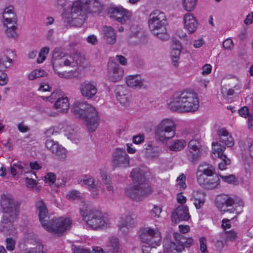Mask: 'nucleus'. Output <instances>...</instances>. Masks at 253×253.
I'll return each mask as SVG.
<instances>
[{
  "label": "nucleus",
  "mask_w": 253,
  "mask_h": 253,
  "mask_svg": "<svg viewBox=\"0 0 253 253\" xmlns=\"http://www.w3.org/2000/svg\"><path fill=\"white\" fill-rule=\"evenodd\" d=\"M36 207L42 226L48 232L60 236L71 228L72 223L68 218L53 217L50 219L48 210L43 201H37Z\"/></svg>",
  "instance_id": "nucleus-1"
},
{
  "label": "nucleus",
  "mask_w": 253,
  "mask_h": 253,
  "mask_svg": "<svg viewBox=\"0 0 253 253\" xmlns=\"http://www.w3.org/2000/svg\"><path fill=\"white\" fill-rule=\"evenodd\" d=\"M198 183L205 189H213L217 186L219 182V178L217 174L212 176H207L201 181H197Z\"/></svg>",
  "instance_id": "nucleus-24"
},
{
  "label": "nucleus",
  "mask_w": 253,
  "mask_h": 253,
  "mask_svg": "<svg viewBox=\"0 0 253 253\" xmlns=\"http://www.w3.org/2000/svg\"><path fill=\"white\" fill-rule=\"evenodd\" d=\"M186 155L188 160L192 163L197 161L201 156L200 149H187Z\"/></svg>",
  "instance_id": "nucleus-33"
},
{
  "label": "nucleus",
  "mask_w": 253,
  "mask_h": 253,
  "mask_svg": "<svg viewBox=\"0 0 253 253\" xmlns=\"http://www.w3.org/2000/svg\"><path fill=\"white\" fill-rule=\"evenodd\" d=\"M115 93L116 98L120 103H124L126 101V98H122L121 96L128 95L130 93L127 86L125 85H117L115 90Z\"/></svg>",
  "instance_id": "nucleus-30"
},
{
  "label": "nucleus",
  "mask_w": 253,
  "mask_h": 253,
  "mask_svg": "<svg viewBox=\"0 0 253 253\" xmlns=\"http://www.w3.org/2000/svg\"><path fill=\"white\" fill-rule=\"evenodd\" d=\"M3 18L4 19V25L16 24L17 19L16 15L13 13V6H10L4 9Z\"/></svg>",
  "instance_id": "nucleus-27"
},
{
  "label": "nucleus",
  "mask_w": 253,
  "mask_h": 253,
  "mask_svg": "<svg viewBox=\"0 0 253 253\" xmlns=\"http://www.w3.org/2000/svg\"><path fill=\"white\" fill-rule=\"evenodd\" d=\"M56 180V175L53 173H48L45 176V180L46 182H49L53 184Z\"/></svg>",
  "instance_id": "nucleus-61"
},
{
  "label": "nucleus",
  "mask_w": 253,
  "mask_h": 253,
  "mask_svg": "<svg viewBox=\"0 0 253 253\" xmlns=\"http://www.w3.org/2000/svg\"><path fill=\"white\" fill-rule=\"evenodd\" d=\"M200 249L202 253H209L207 250V239L205 237L199 238Z\"/></svg>",
  "instance_id": "nucleus-52"
},
{
  "label": "nucleus",
  "mask_w": 253,
  "mask_h": 253,
  "mask_svg": "<svg viewBox=\"0 0 253 253\" xmlns=\"http://www.w3.org/2000/svg\"><path fill=\"white\" fill-rule=\"evenodd\" d=\"M199 106L198 95L194 91L186 89L179 95H174L168 108L171 111H197Z\"/></svg>",
  "instance_id": "nucleus-3"
},
{
  "label": "nucleus",
  "mask_w": 253,
  "mask_h": 253,
  "mask_svg": "<svg viewBox=\"0 0 253 253\" xmlns=\"http://www.w3.org/2000/svg\"><path fill=\"white\" fill-rule=\"evenodd\" d=\"M83 9L85 11V14H98L102 9V5L98 0H86L83 2Z\"/></svg>",
  "instance_id": "nucleus-20"
},
{
  "label": "nucleus",
  "mask_w": 253,
  "mask_h": 253,
  "mask_svg": "<svg viewBox=\"0 0 253 253\" xmlns=\"http://www.w3.org/2000/svg\"><path fill=\"white\" fill-rule=\"evenodd\" d=\"M73 112L76 118L83 121L89 132H93L96 130L100 123L98 112Z\"/></svg>",
  "instance_id": "nucleus-8"
},
{
  "label": "nucleus",
  "mask_w": 253,
  "mask_h": 253,
  "mask_svg": "<svg viewBox=\"0 0 253 253\" xmlns=\"http://www.w3.org/2000/svg\"><path fill=\"white\" fill-rule=\"evenodd\" d=\"M234 203V200L226 195H220L217 196L215 199L216 207L220 211L233 212V208L228 209L231 207Z\"/></svg>",
  "instance_id": "nucleus-14"
},
{
  "label": "nucleus",
  "mask_w": 253,
  "mask_h": 253,
  "mask_svg": "<svg viewBox=\"0 0 253 253\" xmlns=\"http://www.w3.org/2000/svg\"><path fill=\"white\" fill-rule=\"evenodd\" d=\"M185 176L183 174L179 175L177 178V185L182 189H185L186 187V184L185 183Z\"/></svg>",
  "instance_id": "nucleus-57"
},
{
  "label": "nucleus",
  "mask_w": 253,
  "mask_h": 253,
  "mask_svg": "<svg viewBox=\"0 0 253 253\" xmlns=\"http://www.w3.org/2000/svg\"><path fill=\"white\" fill-rule=\"evenodd\" d=\"M120 245L118 238L114 237L110 238L108 248L110 252L114 253H118L120 249Z\"/></svg>",
  "instance_id": "nucleus-36"
},
{
  "label": "nucleus",
  "mask_w": 253,
  "mask_h": 253,
  "mask_svg": "<svg viewBox=\"0 0 253 253\" xmlns=\"http://www.w3.org/2000/svg\"><path fill=\"white\" fill-rule=\"evenodd\" d=\"M79 183L82 185L87 186L88 189L93 194L97 195L98 191L97 183L93 177L91 176H85L83 179L79 180Z\"/></svg>",
  "instance_id": "nucleus-26"
},
{
  "label": "nucleus",
  "mask_w": 253,
  "mask_h": 253,
  "mask_svg": "<svg viewBox=\"0 0 253 253\" xmlns=\"http://www.w3.org/2000/svg\"><path fill=\"white\" fill-rule=\"evenodd\" d=\"M144 141V135L143 134H139L133 137V142L136 144L141 143Z\"/></svg>",
  "instance_id": "nucleus-62"
},
{
  "label": "nucleus",
  "mask_w": 253,
  "mask_h": 253,
  "mask_svg": "<svg viewBox=\"0 0 253 253\" xmlns=\"http://www.w3.org/2000/svg\"><path fill=\"white\" fill-rule=\"evenodd\" d=\"M49 51V48L48 47H42L39 53V57L37 59L38 63H42L46 58V55L48 54Z\"/></svg>",
  "instance_id": "nucleus-48"
},
{
  "label": "nucleus",
  "mask_w": 253,
  "mask_h": 253,
  "mask_svg": "<svg viewBox=\"0 0 253 253\" xmlns=\"http://www.w3.org/2000/svg\"><path fill=\"white\" fill-rule=\"evenodd\" d=\"M212 151L214 154H217L218 157H220L221 155H224L223 153L225 151V146H222L220 144L217 142H213L212 143Z\"/></svg>",
  "instance_id": "nucleus-42"
},
{
  "label": "nucleus",
  "mask_w": 253,
  "mask_h": 253,
  "mask_svg": "<svg viewBox=\"0 0 253 253\" xmlns=\"http://www.w3.org/2000/svg\"><path fill=\"white\" fill-rule=\"evenodd\" d=\"M181 46L178 41L175 42L171 52V57H179L181 53Z\"/></svg>",
  "instance_id": "nucleus-50"
},
{
  "label": "nucleus",
  "mask_w": 253,
  "mask_h": 253,
  "mask_svg": "<svg viewBox=\"0 0 253 253\" xmlns=\"http://www.w3.org/2000/svg\"><path fill=\"white\" fill-rule=\"evenodd\" d=\"M222 46L225 49L231 50L233 47V42L230 39H227L223 42Z\"/></svg>",
  "instance_id": "nucleus-58"
},
{
  "label": "nucleus",
  "mask_w": 253,
  "mask_h": 253,
  "mask_svg": "<svg viewBox=\"0 0 253 253\" xmlns=\"http://www.w3.org/2000/svg\"><path fill=\"white\" fill-rule=\"evenodd\" d=\"M174 122L169 119L163 120L155 130L157 139L161 141H166L175 135Z\"/></svg>",
  "instance_id": "nucleus-10"
},
{
  "label": "nucleus",
  "mask_w": 253,
  "mask_h": 253,
  "mask_svg": "<svg viewBox=\"0 0 253 253\" xmlns=\"http://www.w3.org/2000/svg\"><path fill=\"white\" fill-rule=\"evenodd\" d=\"M67 55L61 51V49L55 48L52 51V62L59 60V59L64 58Z\"/></svg>",
  "instance_id": "nucleus-47"
},
{
  "label": "nucleus",
  "mask_w": 253,
  "mask_h": 253,
  "mask_svg": "<svg viewBox=\"0 0 253 253\" xmlns=\"http://www.w3.org/2000/svg\"><path fill=\"white\" fill-rule=\"evenodd\" d=\"M190 216L188 207L186 206H179L171 214V220L176 223L179 221H186Z\"/></svg>",
  "instance_id": "nucleus-18"
},
{
  "label": "nucleus",
  "mask_w": 253,
  "mask_h": 253,
  "mask_svg": "<svg viewBox=\"0 0 253 253\" xmlns=\"http://www.w3.org/2000/svg\"><path fill=\"white\" fill-rule=\"evenodd\" d=\"M217 135L220 142L227 147H232L234 142L232 137L229 134L228 132L225 128L218 129Z\"/></svg>",
  "instance_id": "nucleus-25"
},
{
  "label": "nucleus",
  "mask_w": 253,
  "mask_h": 253,
  "mask_svg": "<svg viewBox=\"0 0 253 253\" xmlns=\"http://www.w3.org/2000/svg\"><path fill=\"white\" fill-rule=\"evenodd\" d=\"M107 13L109 17L115 19L121 24L126 23L129 21L132 15L130 11L121 6L110 7L108 9Z\"/></svg>",
  "instance_id": "nucleus-12"
},
{
  "label": "nucleus",
  "mask_w": 253,
  "mask_h": 253,
  "mask_svg": "<svg viewBox=\"0 0 253 253\" xmlns=\"http://www.w3.org/2000/svg\"><path fill=\"white\" fill-rule=\"evenodd\" d=\"M69 102L67 97L58 98L54 104L56 109H60V111H67L69 108Z\"/></svg>",
  "instance_id": "nucleus-31"
},
{
  "label": "nucleus",
  "mask_w": 253,
  "mask_h": 253,
  "mask_svg": "<svg viewBox=\"0 0 253 253\" xmlns=\"http://www.w3.org/2000/svg\"><path fill=\"white\" fill-rule=\"evenodd\" d=\"M214 168L211 165L206 163H202L199 165L196 171L197 181H201L207 176L215 174Z\"/></svg>",
  "instance_id": "nucleus-16"
},
{
  "label": "nucleus",
  "mask_w": 253,
  "mask_h": 253,
  "mask_svg": "<svg viewBox=\"0 0 253 253\" xmlns=\"http://www.w3.org/2000/svg\"><path fill=\"white\" fill-rule=\"evenodd\" d=\"M198 0H182V5L185 10L191 11L194 9Z\"/></svg>",
  "instance_id": "nucleus-40"
},
{
  "label": "nucleus",
  "mask_w": 253,
  "mask_h": 253,
  "mask_svg": "<svg viewBox=\"0 0 253 253\" xmlns=\"http://www.w3.org/2000/svg\"><path fill=\"white\" fill-rule=\"evenodd\" d=\"M219 175L224 182L229 184L233 185H238L239 184L238 178L234 174L223 175L219 174Z\"/></svg>",
  "instance_id": "nucleus-39"
},
{
  "label": "nucleus",
  "mask_w": 253,
  "mask_h": 253,
  "mask_svg": "<svg viewBox=\"0 0 253 253\" xmlns=\"http://www.w3.org/2000/svg\"><path fill=\"white\" fill-rule=\"evenodd\" d=\"M130 159L126 150L117 148L113 153L112 165L114 168H126L129 167Z\"/></svg>",
  "instance_id": "nucleus-11"
},
{
  "label": "nucleus",
  "mask_w": 253,
  "mask_h": 253,
  "mask_svg": "<svg viewBox=\"0 0 253 253\" xmlns=\"http://www.w3.org/2000/svg\"><path fill=\"white\" fill-rule=\"evenodd\" d=\"M26 253H44L43 247L42 245H38L36 248L32 249Z\"/></svg>",
  "instance_id": "nucleus-60"
},
{
  "label": "nucleus",
  "mask_w": 253,
  "mask_h": 253,
  "mask_svg": "<svg viewBox=\"0 0 253 253\" xmlns=\"http://www.w3.org/2000/svg\"><path fill=\"white\" fill-rule=\"evenodd\" d=\"M218 158L220 159V162L218 163L219 169L221 170L226 169L227 168V167L231 164L230 160L225 155H221Z\"/></svg>",
  "instance_id": "nucleus-43"
},
{
  "label": "nucleus",
  "mask_w": 253,
  "mask_h": 253,
  "mask_svg": "<svg viewBox=\"0 0 253 253\" xmlns=\"http://www.w3.org/2000/svg\"><path fill=\"white\" fill-rule=\"evenodd\" d=\"M25 182L26 183V185L28 187L36 188V182L35 180L33 179V178H30L27 177L25 179Z\"/></svg>",
  "instance_id": "nucleus-63"
},
{
  "label": "nucleus",
  "mask_w": 253,
  "mask_h": 253,
  "mask_svg": "<svg viewBox=\"0 0 253 253\" xmlns=\"http://www.w3.org/2000/svg\"><path fill=\"white\" fill-rule=\"evenodd\" d=\"M6 248L8 251H13L15 249L16 241L12 238H7L5 240Z\"/></svg>",
  "instance_id": "nucleus-53"
},
{
  "label": "nucleus",
  "mask_w": 253,
  "mask_h": 253,
  "mask_svg": "<svg viewBox=\"0 0 253 253\" xmlns=\"http://www.w3.org/2000/svg\"><path fill=\"white\" fill-rule=\"evenodd\" d=\"M0 205L3 211L0 226L7 229L18 215L19 205L9 194H4L1 196Z\"/></svg>",
  "instance_id": "nucleus-4"
},
{
  "label": "nucleus",
  "mask_w": 253,
  "mask_h": 253,
  "mask_svg": "<svg viewBox=\"0 0 253 253\" xmlns=\"http://www.w3.org/2000/svg\"><path fill=\"white\" fill-rule=\"evenodd\" d=\"M71 60L68 58V55L66 57L60 58L59 60L52 61V64L55 72H56V68L58 67H62L63 66H70Z\"/></svg>",
  "instance_id": "nucleus-34"
},
{
  "label": "nucleus",
  "mask_w": 253,
  "mask_h": 253,
  "mask_svg": "<svg viewBox=\"0 0 253 253\" xmlns=\"http://www.w3.org/2000/svg\"><path fill=\"white\" fill-rule=\"evenodd\" d=\"M72 111H95V108L86 101L77 100L73 105Z\"/></svg>",
  "instance_id": "nucleus-29"
},
{
  "label": "nucleus",
  "mask_w": 253,
  "mask_h": 253,
  "mask_svg": "<svg viewBox=\"0 0 253 253\" xmlns=\"http://www.w3.org/2000/svg\"><path fill=\"white\" fill-rule=\"evenodd\" d=\"M186 142L183 139L176 140L169 146V149L174 151H180L184 148Z\"/></svg>",
  "instance_id": "nucleus-38"
},
{
  "label": "nucleus",
  "mask_w": 253,
  "mask_h": 253,
  "mask_svg": "<svg viewBox=\"0 0 253 253\" xmlns=\"http://www.w3.org/2000/svg\"><path fill=\"white\" fill-rule=\"evenodd\" d=\"M52 154L55 155L57 159L63 161L65 160L67 157V151L61 145H59V147L55 150Z\"/></svg>",
  "instance_id": "nucleus-37"
},
{
  "label": "nucleus",
  "mask_w": 253,
  "mask_h": 253,
  "mask_svg": "<svg viewBox=\"0 0 253 253\" xmlns=\"http://www.w3.org/2000/svg\"><path fill=\"white\" fill-rule=\"evenodd\" d=\"M140 239L141 241L148 245V246H143L145 250L151 251L156 246L160 244L161 241L160 233L158 230H155L149 228H145L140 231Z\"/></svg>",
  "instance_id": "nucleus-9"
},
{
  "label": "nucleus",
  "mask_w": 253,
  "mask_h": 253,
  "mask_svg": "<svg viewBox=\"0 0 253 253\" xmlns=\"http://www.w3.org/2000/svg\"><path fill=\"white\" fill-rule=\"evenodd\" d=\"M82 195L80 191L73 190L69 192L67 197L70 200H76L80 199L82 198Z\"/></svg>",
  "instance_id": "nucleus-51"
},
{
  "label": "nucleus",
  "mask_w": 253,
  "mask_h": 253,
  "mask_svg": "<svg viewBox=\"0 0 253 253\" xmlns=\"http://www.w3.org/2000/svg\"><path fill=\"white\" fill-rule=\"evenodd\" d=\"M59 144L57 141L52 139H47L45 143L46 148L52 153L59 147Z\"/></svg>",
  "instance_id": "nucleus-46"
},
{
  "label": "nucleus",
  "mask_w": 253,
  "mask_h": 253,
  "mask_svg": "<svg viewBox=\"0 0 253 253\" xmlns=\"http://www.w3.org/2000/svg\"><path fill=\"white\" fill-rule=\"evenodd\" d=\"M71 15L72 20L80 19L82 22L85 19V12L83 9V2L76 1L73 3L71 7Z\"/></svg>",
  "instance_id": "nucleus-19"
},
{
  "label": "nucleus",
  "mask_w": 253,
  "mask_h": 253,
  "mask_svg": "<svg viewBox=\"0 0 253 253\" xmlns=\"http://www.w3.org/2000/svg\"><path fill=\"white\" fill-rule=\"evenodd\" d=\"M123 69L116 62L110 60L107 66V77L112 82L120 81L124 76Z\"/></svg>",
  "instance_id": "nucleus-13"
},
{
  "label": "nucleus",
  "mask_w": 253,
  "mask_h": 253,
  "mask_svg": "<svg viewBox=\"0 0 253 253\" xmlns=\"http://www.w3.org/2000/svg\"><path fill=\"white\" fill-rule=\"evenodd\" d=\"M13 166L15 167L17 173L22 174L23 173H26L27 172L25 171V169L22 166V165L19 163L13 164Z\"/></svg>",
  "instance_id": "nucleus-64"
},
{
  "label": "nucleus",
  "mask_w": 253,
  "mask_h": 253,
  "mask_svg": "<svg viewBox=\"0 0 253 253\" xmlns=\"http://www.w3.org/2000/svg\"><path fill=\"white\" fill-rule=\"evenodd\" d=\"M102 35L106 43L114 44L116 42L117 35L115 31L110 26H104L102 28Z\"/></svg>",
  "instance_id": "nucleus-22"
},
{
  "label": "nucleus",
  "mask_w": 253,
  "mask_h": 253,
  "mask_svg": "<svg viewBox=\"0 0 253 253\" xmlns=\"http://www.w3.org/2000/svg\"><path fill=\"white\" fill-rule=\"evenodd\" d=\"M144 81L139 75H129L126 78L127 85L133 88H145L146 86L143 84Z\"/></svg>",
  "instance_id": "nucleus-23"
},
{
  "label": "nucleus",
  "mask_w": 253,
  "mask_h": 253,
  "mask_svg": "<svg viewBox=\"0 0 253 253\" xmlns=\"http://www.w3.org/2000/svg\"><path fill=\"white\" fill-rule=\"evenodd\" d=\"M183 19L184 28L189 34L193 33L198 26V22L196 18L192 13H187L184 15Z\"/></svg>",
  "instance_id": "nucleus-21"
},
{
  "label": "nucleus",
  "mask_w": 253,
  "mask_h": 253,
  "mask_svg": "<svg viewBox=\"0 0 253 253\" xmlns=\"http://www.w3.org/2000/svg\"><path fill=\"white\" fill-rule=\"evenodd\" d=\"M166 21L165 14L159 10H154L149 15L148 23L150 30L153 34L162 40L168 39Z\"/></svg>",
  "instance_id": "nucleus-6"
},
{
  "label": "nucleus",
  "mask_w": 253,
  "mask_h": 253,
  "mask_svg": "<svg viewBox=\"0 0 253 253\" xmlns=\"http://www.w3.org/2000/svg\"><path fill=\"white\" fill-rule=\"evenodd\" d=\"M187 149H201L199 142L196 139L191 140L188 145Z\"/></svg>",
  "instance_id": "nucleus-56"
},
{
  "label": "nucleus",
  "mask_w": 253,
  "mask_h": 253,
  "mask_svg": "<svg viewBox=\"0 0 253 253\" xmlns=\"http://www.w3.org/2000/svg\"><path fill=\"white\" fill-rule=\"evenodd\" d=\"M162 212V209L161 207L154 206L153 208L150 211L151 216L153 217H158Z\"/></svg>",
  "instance_id": "nucleus-55"
},
{
  "label": "nucleus",
  "mask_w": 253,
  "mask_h": 253,
  "mask_svg": "<svg viewBox=\"0 0 253 253\" xmlns=\"http://www.w3.org/2000/svg\"><path fill=\"white\" fill-rule=\"evenodd\" d=\"M136 223L135 215L124 214L121 218L118 223V227L124 234L128 232L129 228L133 227Z\"/></svg>",
  "instance_id": "nucleus-15"
},
{
  "label": "nucleus",
  "mask_w": 253,
  "mask_h": 253,
  "mask_svg": "<svg viewBox=\"0 0 253 253\" xmlns=\"http://www.w3.org/2000/svg\"><path fill=\"white\" fill-rule=\"evenodd\" d=\"M0 205L3 211L0 226L7 229L18 215L19 205L9 194H4L1 196Z\"/></svg>",
  "instance_id": "nucleus-5"
},
{
  "label": "nucleus",
  "mask_w": 253,
  "mask_h": 253,
  "mask_svg": "<svg viewBox=\"0 0 253 253\" xmlns=\"http://www.w3.org/2000/svg\"><path fill=\"white\" fill-rule=\"evenodd\" d=\"M80 212L84 220L93 229L102 227L106 224L105 217L99 211L91 209L84 204L80 209Z\"/></svg>",
  "instance_id": "nucleus-7"
},
{
  "label": "nucleus",
  "mask_w": 253,
  "mask_h": 253,
  "mask_svg": "<svg viewBox=\"0 0 253 253\" xmlns=\"http://www.w3.org/2000/svg\"><path fill=\"white\" fill-rule=\"evenodd\" d=\"M80 90L84 97L87 99H90L97 92L96 84L93 82L85 81L81 84Z\"/></svg>",
  "instance_id": "nucleus-17"
},
{
  "label": "nucleus",
  "mask_w": 253,
  "mask_h": 253,
  "mask_svg": "<svg viewBox=\"0 0 253 253\" xmlns=\"http://www.w3.org/2000/svg\"><path fill=\"white\" fill-rule=\"evenodd\" d=\"M164 251L167 253H171L173 251L177 252H181L182 251V246H177L176 243L166 241L164 244Z\"/></svg>",
  "instance_id": "nucleus-32"
},
{
  "label": "nucleus",
  "mask_w": 253,
  "mask_h": 253,
  "mask_svg": "<svg viewBox=\"0 0 253 253\" xmlns=\"http://www.w3.org/2000/svg\"><path fill=\"white\" fill-rule=\"evenodd\" d=\"M226 239L228 241H234L237 239L238 233L233 231L230 230L226 232Z\"/></svg>",
  "instance_id": "nucleus-54"
},
{
  "label": "nucleus",
  "mask_w": 253,
  "mask_h": 253,
  "mask_svg": "<svg viewBox=\"0 0 253 253\" xmlns=\"http://www.w3.org/2000/svg\"><path fill=\"white\" fill-rule=\"evenodd\" d=\"M130 176L133 181L138 183L126 189V194L136 201H140L151 193V189L147 182L145 172L143 169L136 168L131 171Z\"/></svg>",
  "instance_id": "nucleus-2"
},
{
  "label": "nucleus",
  "mask_w": 253,
  "mask_h": 253,
  "mask_svg": "<svg viewBox=\"0 0 253 253\" xmlns=\"http://www.w3.org/2000/svg\"><path fill=\"white\" fill-rule=\"evenodd\" d=\"M202 195V198H196L195 199L194 204L197 209H200L202 207V206L204 205V203L205 202L204 195L203 194Z\"/></svg>",
  "instance_id": "nucleus-59"
},
{
  "label": "nucleus",
  "mask_w": 253,
  "mask_h": 253,
  "mask_svg": "<svg viewBox=\"0 0 253 253\" xmlns=\"http://www.w3.org/2000/svg\"><path fill=\"white\" fill-rule=\"evenodd\" d=\"M61 95V90L60 89H56L51 93L50 96H42V98L44 100H47L52 103L54 102L55 100H57L58 98H60Z\"/></svg>",
  "instance_id": "nucleus-41"
},
{
  "label": "nucleus",
  "mask_w": 253,
  "mask_h": 253,
  "mask_svg": "<svg viewBox=\"0 0 253 253\" xmlns=\"http://www.w3.org/2000/svg\"><path fill=\"white\" fill-rule=\"evenodd\" d=\"M173 236L177 246H182L183 251L184 249V245L186 243V237H184L182 235L176 233H174Z\"/></svg>",
  "instance_id": "nucleus-45"
},
{
  "label": "nucleus",
  "mask_w": 253,
  "mask_h": 253,
  "mask_svg": "<svg viewBox=\"0 0 253 253\" xmlns=\"http://www.w3.org/2000/svg\"><path fill=\"white\" fill-rule=\"evenodd\" d=\"M68 58L71 60L70 66L72 67L81 65L83 60V58L82 57L81 54L77 52L68 56Z\"/></svg>",
  "instance_id": "nucleus-35"
},
{
  "label": "nucleus",
  "mask_w": 253,
  "mask_h": 253,
  "mask_svg": "<svg viewBox=\"0 0 253 253\" xmlns=\"http://www.w3.org/2000/svg\"><path fill=\"white\" fill-rule=\"evenodd\" d=\"M144 150L146 157L149 159L158 157L161 152V149L159 147L151 143H148L145 145Z\"/></svg>",
  "instance_id": "nucleus-28"
},
{
  "label": "nucleus",
  "mask_w": 253,
  "mask_h": 253,
  "mask_svg": "<svg viewBox=\"0 0 253 253\" xmlns=\"http://www.w3.org/2000/svg\"><path fill=\"white\" fill-rule=\"evenodd\" d=\"M103 182L105 185V187L107 190L112 193L114 192V187L112 185L111 182V180L110 177H108L107 175L105 173H103L101 175Z\"/></svg>",
  "instance_id": "nucleus-49"
},
{
  "label": "nucleus",
  "mask_w": 253,
  "mask_h": 253,
  "mask_svg": "<svg viewBox=\"0 0 253 253\" xmlns=\"http://www.w3.org/2000/svg\"><path fill=\"white\" fill-rule=\"evenodd\" d=\"M16 24H6L5 33L7 37L15 38L17 37V33L15 30L17 29ZM6 25V24L5 25Z\"/></svg>",
  "instance_id": "nucleus-44"
}]
</instances>
